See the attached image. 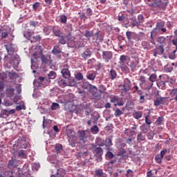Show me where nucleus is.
Returning <instances> with one entry per match:
<instances>
[{"mask_svg":"<svg viewBox=\"0 0 177 177\" xmlns=\"http://www.w3.org/2000/svg\"><path fill=\"white\" fill-rule=\"evenodd\" d=\"M53 32L55 37H58V44L61 45H66L68 43V45L70 46V44H73L71 45V48H82L84 44L74 40V37L71 35V32L68 33L67 35L62 32L60 29H56L55 27L53 28Z\"/></svg>","mask_w":177,"mask_h":177,"instance_id":"nucleus-1","label":"nucleus"},{"mask_svg":"<svg viewBox=\"0 0 177 177\" xmlns=\"http://www.w3.org/2000/svg\"><path fill=\"white\" fill-rule=\"evenodd\" d=\"M149 6L152 10L158 12L160 10H165L167 8V3H164L161 0H155L153 3H149Z\"/></svg>","mask_w":177,"mask_h":177,"instance_id":"nucleus-2","label":"nucleus"},{"mask_svg":"<svg viewBox=\"0 0 177 177\" xmlns=\"http://www.w3.org/2000/svg\"><path fill=\"white\" fill-rule=\"evenodd\" d=\"M126 37L130 42H138L140 41V36L135 33V32L127 31L126 32Z\"/></svg>","mask_w":177,"mask_h":177,"instance_id":"nucleus-3","label":"nucleus"},{"mask_svg":"<svg viewBox=\"0 0 177 177\" xmlns=\"http://www.w3.org/2000/svg\"><path fill=\"white\" fill-rule=\"evenodd\" d=\"M102 60H104L105 63H109V62L113 59V52L110 50H102Z\"/></svg>","mask_w":177,"mask_h":177,"instance_id":"nucleus-4","label":"nucleus"},{"mask_svg":"<svg viewBox=\"0 0 177 177\" xmlns=\"http://www.w3.org/2000/svg\"><path fill=\"white\" fill-rule=\"evenodd\" d=\"M83 87L84 89H87L88 92L91 93V95L95 92H97V87L89 84L88 82H85L83 85Z\"/></svg>","mask_w":177,"mask_h":177,"instance_id":"nucleus-5","label":"nucleus"},{"mask_svg":"<svg viewBox=\"0 0 177 177\" xmlns=\"http://www.w3.org/2000/svg\"><path fill=\"white\" fill-rule=\"evenodd\" d=\"M66 135L68 138V142L73 139L74 140V142L78 140V137L75 136V132L72 129L66 130Z\"/></svg>","mask_w":177,"mask_h":177,"instance_id":"nucleus-6","label":"nucleus"},{"mask_svg":"<svg viewBox=\"0 0 177 177\" xmlns=\"http://www.w3.org/2000/svg\"><path fill=\"white\" fill-rule=\"evenodd\" d=\"M111 103H114V106H124V102L117 96L111 97Z\"/></svg>","mask_w":177,"mask_h":177,"instance_id":"nucleus-7","label":"nucleus"},{"mask_svg":"<svg viewBox=\"0 0 177 177\" xmlns=\"http://www.w3.org/2000/svg\"><path fill=\"white\" fill-rule=\"evenodd\" d=\"M61 73L64 78H66V80H68V78L71 77V73H70V71L68 70V66L67 65L64 66V68L62 70Z\"/></svg>","mask_w":177,"mask_h":177,"instance_id":"nucleus-8","label":"nucleus"},{"mask_svg":"<svg viewBox=\"0 0 177 177\" xmlns=\"http://www.w3.org/2000/svg\"><path fill=\"white\" fill-rule=\"evenodd\" d=\"M131 84L132 83L129 79H124L122 91H124L125 92H129V91H131Z\"/></svg>","mask_w":177,"mask_h":177,"instance_id":"nucleus-9","label":"nucleus"},{"mask_svg":"<svg viewBox=\"0 0 177 177\" xmlns=\"http://www.w3.org/2000/svg\"><path fill=\"white\" fill-rule=\"evenodd\" d=\"M168 102V97L158 98L154 101V106H160V104H167Z\"/></svg>","mask_w":177,"mask_h":177,"instance_id":"nucleus-10","label":"nucleus"},{"mask_svg":"<svg viewBox=\"0 0 177 177\" xmlns=\"http://www.w3.org/2000/svg\"><path fill=\"white\" fill-rule=\"evenodd\" d=\"M41 60L42 64L44 66H46V64H50V62H52V59H50V56L45 55H41Z\"/></svg>","mask_w":177,"mask_h":177,"instance_id":"nucleus-11","label":"nucleus"},{"mask_svg":"<svg viewBox=\"0 0 177 177\" xmlns=\"http://www.w3.org/2000/svg\"><path fill=\"white\" fill-rule=\"evenodd\" d=\"M6 95L7 97H13L15 96V88L9 86L6 89Z\"/></svg>","mask_w":177,"mask_h":177,"instance_id":"nucleus-12","label":"nucleus"},{"mask_svg":"<svg viewBox=\"0 0 177 177\" xmlns=\"http://www.w3.org/2000/svg\"><path fill=\"white\" fill-rule=\"evenodd\" d=\"M6 76H2L1 80H5V78H7L9 77L10 80H15L16 77V73L15 71H12L11 72H6L5 74Z\"/></svg>","mask_w":177,"mask_h":177,"instance_id":"nucleus-13","label":"nucleus"},{"mask_svg":"<svg viewBox=\"0 0 177 177\" xmlns=\"http://www.w3.org/2000/svg\"><path fill=\"white\" fill-rule=\"evenodd\" d=\"M93 37H94L93 38L94 42H100L101 41H103V35H100V31L99 30L97 31Z\"/></svg>","mask_w":177,"mask_h":177,"instance_id":"nucleus-14","label":"nucleus"},{"mask_svg":"<svg viewBox=\"0 0 177 177\" xmlns=\"http://www.w3.org/2000/svg\"><path fill=\"white\" fill-rule=\"evenodd\" d=\"M153 84L151 82H145L144 83V84L140 88L142 89H143L144 91H150V89H151V88H153Z\"/></svg>","mask_w":177,"mask_h":177,"instance_id":"nucleus-15","label":"nucleus"},{"mask_svg":"<svg viewBox=\"0 0 177 177\" xmlns=\"http://www.w3.org/2000/svg\"><path fill=\"white\" fill-rule=\"evenodd\" d=\"M82 57L83 59H88V57H91L92 56V52L89 49H86L83 53H82Z\"/></svg>","mask_w":177,"mask_h":177,"instance_id":"nucleus-16","label":"nucleus"},{"mask_svg":"<svg viewBox=\"0 0 177 177\" xmlns=\"http://www.w3.org/2000/svg\"><path fill=\"white\" fill-rule=\"evenodd\" d=\"M53 55H59V53H62V48H60V46L56 45L54 46L53 50H52Z\"/></svg>","mask_w":177,"mask_h":177,"instance_id":"nucleus-17","label":"nucleus"},{"mask_svg":"<svg viewBox=\"0 0 177 177\" xmlns=\"http://www.w3.org/2000/svg\"><path fill=\"white\" fill-rule=\"evenodd\" d=\"M142 48L144 49H147L148 50H150V49H153V46L149 43V41H144L141 44Z\"/></svg>","mask_w":177,"mask_h":177,"instance_id":"nucleus-18","label":"nucleus"},{"mask_svg":"<svg viewBox=\"0 0 177 177\" xmlns=\"http://www.w3.org/2000/svg\"><path fill=\"white\" fill-rule=\"evenodd\" d=\"M137 140L139 143L145 142L146 140V135H143V133L140 132L137 135Z\"/></svg>","mask_w":177,"mask_h":177,"instance_id":"nucleus-19","label":"nucleus"},{"mask_svg":"<svg viewBox=\"0 0 177 177\" xmlns=\"http://www.w3.org/2000/svg\"><path fill=\"white\" fill-rule=\"evenodd\" d=\"M6 50L8 51V55H12L13 52H15V48H13V45L8 44L4 46Z\"/></svg>","mask_w":177,"mask_h":177,"instance_id":"nucleus-20","label":"nucleus"},{"mask_svg":"<svg viewBox=\"0 0 177 177\" xmlns=\"http://www.w3.org/2000/svg\"><path fill=\"white\" fill-rule=\"evenodd\" d=\"M8 167L13 169V168H16L17 167V160H10L8 162Z\"/></svg>","mask_w":177,"mask_h":177,"instance_id":"nucleus-21","label":"nucleus"},{"mask_svg":"<svg viewBox=\"0 0 177 177\" xmlns=\"http://www.w3.org/2000/svg\"><path fill=\"white\" fill-rule=\"evenodd\" d=\"M95 151L98 158H102V156H103V149L100 147H97L95 148Z\"/></svg>","mask_w":177,"mask_h":177,"instance_id":"nucleus-22","label":"nucleus"},{"mask_svg":"<svg viewBox=\"0 0 177 177\" xmlns=\"http://www.w3.org/2000/svg\"><path fill=\"white\" fill-rule=\"evenodd\" d=\"M157 42H158L160 46H165V37L162 36L158 37Z\"/></svg>","mask_w":177,"mask_h":177,"instance_id":"nucleus-23","label":"nucleus"},{"mask_svg":"<svg viewBox=\"0 0 177 177\" xmlns=\"http://www.w3.org/2000/svg\"><path fill=\"white\" fill-rule=\"evenodd\" d=\"M91 95L92 99H95V100H100L102 99V94L97 93V91L93 93Z\"/></svg>","mask_w":177,"mask_h":177,"instance_id":"nucleus-24","label":"nucleus"},{"mask_svg":"<svg viewBox=\"0 0 177 177\" xmlns=\"http://www.w3.org/2000/svg\"><path fill=\"white\" fill-rule=\"evenodd\" d=\"M142 115H143V112L140 111H136L134 113H133V117L136 118V120H140V118H142Z\"/></svg>","mask_w":177,"mask_h":177,"instance_id":"nucleus-25","label":"nucleus"},{"mask_svg":"<svg viewBox=\"0 0 177 177\" xmlns=\"http://www.w3.org/2000/svg\"><path fill=\"white\" fill-rule=\"evenodd\" d=\"M109 75H110L111 80H115L117 78V71H115V70L113 68L111 69L109 72Z\"/></svg>","mask_w":177,"mask_h":177,"instance_id":"nucleus-26","label":"nucleus"},{"mask_svg":"<svg viewBox=\"0 0 177 177\" xmlns=\"http://www.w3.org/2000/svg\"><path fill=\"white\" fill-rule=\"evenodd\" d=\"M58 84H59V86H62V88L68 86V83H67V82L64 79H60L58 81Z\"/></svg>","mask_w":177,"mask_h":177,"instance_id":"nucleus-27","label":"nucleus"},{"mask_svg":"<svg viewBox=\"0 0 177 177\" xmlns=\"http://www.w3.org/2000/svg\"><path fill=\"white\" fill-rule=\"evenodd\" d=\"M148 80L151 82V84H153V82H156V81H157V75L156 73L150 75Z\"/></svg>","mask_w":177,"mask_h":177,"instance_id":"nucleus-28","label":"nucleus"},{"mask_svg":"<svg viewBox=\"0 0 177 177\" xmlns=\"http://www.w3.org/2000/svg\"><path fill=\"white\" fill-rule=\"evenodd\" d=\"M57 175L59 177H64L66 176V170L62 168H60L57 171Z\"/></svg>","mask_w":177,"mask_h":177,"instance_id":"nucleus-29","label":"nucleus"},{"mask_svg":"<svg viewBox=\"0 0 177 177\" xmlns=\"http://www.w3.org/2000/svg\"><path fill=\"white\" fill-rule=\"evenodd\" d=\"M91 132L93 135L99 133V127L97 125L93 126L92 127H91Z\"/></svg>","mask_w":177,"mask_h":177,"instance_id":"nucleus-30","label":"nucleus"},{"mask_svg":"<svg viewBox=\"0 0 177 177\" xmlns=\"http://www.w3.org/2000/svg\"><path fill=\"white\" fill-rule=\"evenodd\" d=\"M84 37H86V38H87V39H91V38H92V37H93V31H89V30H86L84 33Z\"/></svg>","mask_w":177,"mask_h":177,"instance_id":"nucleus-31","label":"nucleus"},{"mask_svg":"<svg viewBox=\"0 0 177 177\" xmlns=\"http://www.w3.org/2000/svg\"><path fill=\"white\" fill-rule=\"evenodd\" d=\"M87 80H89L90 81H95V78H96V73H88L86 75Z\"/></svg>","mask_w":177,"mask_h":177,"instance_id":"nucleus-32","label":"nucleus"},{"mask_svg":"<svg viewBox=\"0 0 177 177\" xmlns=\"http://www.w3.org/2000/svg\"><path fill=\"white\" fill-rule=\"evenodd\" d=\"M133 88L134 89L133 93H138V95H143V91L139 89V86L136 85Z\"/></svg>","mask_w":177,"mask_h":177,"instance_id":"nucleus-33","label":"nucleus"},{"mask_svg":"<svg viewBox=\"0 0 177 177\" xmlns=\"http://www.w3.org/2000/svg\"><path fill=\"white\" fill-rule=\"evenodd\" d=\"M95 176L97 177H105L104 173H103V170L102 169L95 170Z\"/></svg>","mask_w":177,"mask_h":177,"instance_id":"nucleus-34","label":"nucleus"},{"mask_svg":"<svg viewBox=\"0 0 177 177\" xmlns=\"http://www.w3.org/2000/svg\"><path fill=\"white\" fill-rule=\"evenodd\" d=\"M55 150H56L57 154H59V153H60V151L63 150V145H62V144H57L55 145Z\"/></svg>","mask_w":177,"mask_h":177,"instance_id":"nucleus-35","label":"nucleus"},{"mask_svg":"<svg viewBox=\"0 0 177 177\" xmlns=\"http://www.w3.org/2000/svg\"><path fill=\"white\" fill-rule=\"evenodd\" d=\"M32 39H29L30 42L32 44V42H38L41 41V36L37 35V36H33L32 37Z\"/></svg>","mask_w":177,"mask_h":177,"instance_id":"nucleus-36","label":"nucleus"},{"mask_svg":"<svg viewBox=\"0 0 177 177\" xmlns=\"http://www.w3.org/2000/svg\"><path fill=\"white\" fill-rule=\"evenodd\" d=\"M80 140H85L86 139V134L85 133V131H81L79 136Z\"/></svg>","mask_w":177,"mask_h":177,"instance_id":"nucleus-37","label":"nucleus"},{"mask_svg":"<svg viewBox=\"0 0 177 177\" xmlns=\"http://www.w3.org/2000/svg\"><path fill=\"white\" fill-rule=\"evenodd\" d=\"M162 158H161L160 154H157L155 156V161L158 162V164H161V162H162Z\"/></svg>","mask_w":177,"mask_h":177,"instance_id":"nucleus-38","label":"nucleus"},{"mask_svg":"<svg viewBox=\"0 0 177 177\" xmlns=\"http://www.w3.org/2000/svg\"><path fill=\"white\" fill-rule=\"evenodd\" d=\"M41 6V3L39 2H35L32 5V10L37 12L39 8Z\"/></svg>","mask_w":177,"mask_h":177,"instance_id":"nucleus-39","label":"nucleus"},{"mask_svg":"<svg viewBox=\"0 0 177 177\" xmlns=\"http://www.w3.org/2000/svg\"><path fill=\"white\" fill-rule=\"evenodd\" d=\"M60 23L62 24H66L67 23V17H66V15H62L60 16Z\"/></svg>","mask_w":177,"mask_h":177,"instance_id":"nucleus-40","label":"nucleus"},{"mask_svg":"<svg viewBox=\"0 0 177 177\" xmlns=\"http://www.w3.org/2000/svg\"><path fill=\"white\" fill-rule=\"evenodd\" d=\"M122 114H124V113H122V111H121L120 109H116L115 110V117H120V115H122Z\"/></svg>","mask_w":177,"mask_h":177,"instance_id":"nucleus-41","label":"nucleus"},{"mask_svg":"<svg viewBox=\"0 0 177 177\" xmlns=\"http://www.w3.org/2000/svg\"><path fill=\"white\" fill-rule=\"evenodd\" d=\"M86 15L88 17H90L91 16H92V15H93V10H92V8H88L86 10Z\"/></svg>","mask_w":177,"mask_h":177,"instance_id":"nucleus-42","label":"nucleus"},{"mask_svg":"<svg viewBox=\"0 0 177 177\" xmlns=\"http://www.w3.org/2000/svg\"><path fill=\"white\" fill-rule=\"evenodd\" d=\"M48 78L50 80H55L56 78V72L55 71H50L48 73Z\"/></svg>","mask_w":177,"mask_h":177,"instance_id":"nucleus-43","label":"nucleus"},{"mask_svg":"<svg viewBox=\"0 0 177 177\" xmlns=\"http://www.w3.org/2000/svg\"><path fill=\"white\" fill-rule=\"evenodd\" d=\"M18 156L19 157H21V158H26L27 157V154H26L23 150L18 151Z\"/></svg>","mask_w":177,"mask_h":177,"instance_id":"nucleus-44","label":"nucleus"},{"mask_svg":"<svg viewBox=\"0 0 177 177\" xmlns=\"http://www.w3.org/2000/svg\"><path fill=\"white\" fill-rule=\"evenodd\" d=\"M113 145L111 138H106L105 140V146L106 147H110Z\"/></svg>","mask_w":177,"mask_h":177,"instance_id":"nucleus-45","label":"nucleus"},{"mask_svg":"<svg viewBox=\"0 0 177 177\" xmlns=\"http://www.w3.org/2000/svg\"><path fill=\"white\" fill-rule=\"evenodd\" d=\"M164 26H165V23L164 21L158 22L156 24V28L160 30L161 28H162V27H164Z\"/></svg>","mask_w":177,"mask_h":177,"instance_id":"nucleus-46","label":"nucleus"},{"mask_svg":"<svg viewBox=\"0 0 177 177\" xmlns=\"http://www.w3.org/2000/svg\"><path fill=\"white\" fill-rule=\"evenodd\" d=\"M75 78L77 81H81V80H84V75H82V73H78L76 74Z\"/></svg>","mask_w":177,"mask_h":177,"instance_id":"nucleus-47","label":"nucleus"},{"mask_svg":"<svg viewBox=\"0 0 177 177\" xmlns=\"http://www.w3.org/2000/svg\"><path fill=\"white\" fill-rule=\"evenodd\" d=\"M141 131H142V133H147V132L149 131V128L147 127H146V124H142L141 126Z\"/></svg>","mask_w":177,"mask_h":177,"instance_id":"nucleus-48","label":"nucleus"},{"mask_svg":"<svg viewBox=\"0 0 177 177\" xmlns=\"http://www.w3.org/2000/svg\"><path fill=\"white\" fill-rule=\"evenodd\" d=\"M146 82V77L140 76V86L141 87Z\"/></svg>","mask_w":177,"mask_h":177,"instance_id":"nucleus-49","label":"nucleus"},{"mask_svg":"<svg viewBox=\"0 0 177 177\" xmlns=\"http://www.w3.org/2000/svg\"><path fill=\"white\" fill-rule=\"evenodd\" d=\"M8 37H9V32L6 30V31H3L1 32V38L3 39H5L8 38Z\"/></svg>","mask_w":177,"mask_h":177,"instance_id":"nucleus-50","label":"nucleus"},{"mask_svg":"<svg viewBox=\"0 0 177 177\" xmlns=\"http://www.w3.org/2000/svg\"><path fill=\"white\" fill-rule=\"evenodd\" d=\"M98 91L100 93H104V92H106V86H104L103 85H100L99 86Z\"/></svg>","mask_w":177,"mask_h":177,"instance_id":"nucleus-51","label":"nucleus"},{"mask_svg":"<svg viewBox=\"0 0 177 177\" xmlns=\"http://www.w3.org/2000/svg\"><path fill=\"white\" fill-rule=\"evenodd\" d=\"M170 96H171V97H174V96H176L177 95V88H173L170 93H169Z\"/></svg>","mask_w":177,"mask_h":177,"instance_id":"nucleus-52","label":"nucleus"},{"mask_svg":"<svg viewBox=\"0 0 177 177\" xmlns=\"http://www.w3.org/2000/svg\"><path fill=\"white\" fill-rule=\"evenodd\" d=\"M145 124L149 125V128H150V125H151V120L149 118V115L145 116Z\"/></svg>","mask_w":177,"mask_h":177,"instance_id":"nucleus-53","label":"nucleus"},{"mask_svg":"<svg viewBox=\"0 0 177 177\" xmlns=\"http://www.w3.org/2000/svg\"><path fill=\"white\" fill-rule=\"evenodd\" d=\"M106 157L107 158H109V160H111V159L114 158V154L112 153L111 151H108V152L106 153Z\"/></svg>","mask_w":177,"mask_h":177,"instance_id":"nucleus-54","label":"nucleus"},{"mask_svg":"<svg viewBox=\"0 0 177 177\" xmlns=\"http://www.w3.org/2000/svg\"><path fill=\"white\" fill-rule=\"evenodd\" d=\"M128 57L127 55H121L120 58V62H121V63H125Z\"/></svg>","mask_w":177,"mask_h":177,"instance_id":"nucleus-55","label":"nucleus"},{"mask_svg":"<svg viewBox=\"0 0 177 177\" xmlns=\"http://www.w3.org/2000/svg\"><path fill=\"white\" fill-rule=\"evenodd\" d=\"M59 104L53 102L51 105V110H57L59 109Z\"/></svg>","mask_w":177,"mask_h":177,"instance_id":"nucleus-56","label":"nucleus"},{"mask_svg":"<svg viewBox=\"0 0 177 177\" xmlns=\"http://www.w3.org/2000/svg\"><path fill=\"white\" fill-rule=\"evenodd\" d=\"M164 121V118L163 117H159L158 119L156 120V124L158 125H161V122Z\"/></svg>","mask_w":177,"mask_h":177,"instance_id":"nucleus-57","label":"nucleus"},{"mask_svg":"<svg viewBox=\"0 0 177 177\" xmlns=\"http://www.w3.org/2000/svg\"><path fill=\"white\" fill-rule=\"evenodd\" d=\"M127 150H125L124 148H120V151L118 153V156H124V154H126Z\"/></svg>","mask_w":177,"mask_h":177,"instance_id":"nucleus-58","label":"nucleus"},{"mask_svg":"<svg viewBox=\"0 0 177 177\" xmlns=\"http://www.w3.org/2000/svg\"><path fill=\"white\" fill-rule=\"evenodd\" d=\"M147 136L149 140H153V139H154V133L151 132L147 133Z\"/></svg>","mask_w":177,"mask_h":177,"instance_id":"nucleus-59","label":"nucleus"},{"mask_svg":"<svg viewBox=\"0 0 177 177\" xmlns=\"http://www.w3.org/2000/svg\"><path fill=\"white\" fill-rule=\"evenodd\" d=\"M140 24L139 23L138 21H136V19L133 20L132 23H131V26L133 27H138V26H140Z\"/></svg>","mask_w":177,"mask_h":177,"instance_id":"nucleus-60","label":"nucleus"},{"mask_svg":"<svg viewBox=\"0 0 177 177\" xmlns=\"http://www.w3.org/2000/svg\"><path fill=\"white\" fill-rule=\"evenodd\" d=\"M158 48V50H159L160 55L164 54V46H159Z\"/></svg>","mask_w":177,"mask_h":177,"instance_id":"nucleus-61","label":"nucleus"},{"mask_svg":"<svg viewBox=\"0 0 177 177\" xmlns=\"http://www.w3.org/2000/svg\"><path fill=\"white\" fill-rule=\"evenodd\" d=\"M144 20H145V18L143 17V15H139L138 16V21L140 24V23H143Z\"/></svg>","mask_w":177,"mask_h":177,"instance_id":"nucleus-62","label":"nucleus"},{"mask_svg":"<svg viewBox=\"0 0 177 177\" xmlns=\"http://www.w3.org/2000/svg\"><path fill=\"white\" fill-rule=\"evenodd\" d=\"M158 32H160V29L157 28L156 27L153 28V30L151 32V33L155 36L157 35Z\"/></svg>","mask_w":177,"mask_h":177,"instance_id":"nucleus-63","label":"nucleus"},{"mask_svg":"<svg viewBox=\"0 0 177 177\" xmlns=\"http://www.w3.org/2000/svg\"><path fill=\"white\" fill-rule=\"evenodd\" d=\"M9 176V171H0V177H6Z\"/></svg>","mask_w":177,"mask_h":177,"instance_id":"nucleus-64","label":"nucleus"}]
</instances>
